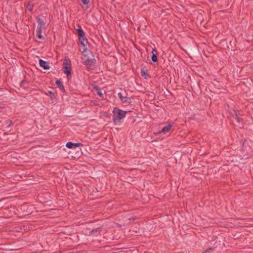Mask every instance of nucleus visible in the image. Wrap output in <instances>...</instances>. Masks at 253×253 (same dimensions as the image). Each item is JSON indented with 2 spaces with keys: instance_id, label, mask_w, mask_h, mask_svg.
I'll use <instances>...</instances> for the list:
<instances>
[{
  "instance_id": "f257e3e1",
  "label": "nucleus",
  "mask_w": 253,
  "mask_h": 253,
  "mask_svg": "<svg viewBox=\"0 0 253 253\" xmlns=\"http://www.w3.org/2000/svg\"><path fill=\"white\" fill-rule=\"evenodd\" d=\"M84 47V50L82 52L83 57H82V59L83 60L84 64L87 68L89 69L93 65L95 64L96 60L92 52L85 47V46Z\"/></svg>"
},
{
  "instance_id": "f03ea898",
  "label": "nucleus",
  "mask_w": 253,
  "mask_h": 253,
  "mask_svg": "<svg viewBox=\"0 0 253 253\" xmlns=\"http://www.w3.org/2000/svg\"><path fill=\"white\" fill-rule=\"evenodd\" d=\"M127 112V111H123L117 107H115L113 111V118L114 124H117L118 122H120L121 120L125 117Z\"/></svg>"
},
{
  "instance_id": "7ed1b4c3",
  "label": "nucleus",
  "mask_w": 253,
  "mask_h": 253,
  "mask_svg": "<svg viewBox=\"0 0 253 253\" xmlns=\"http://www.w3.org/2000/svg\"><path fill=\"white\" fill-rule=\"evenodd\" d=\"M78 28L77 29L76 31L77 35L79 37V40L81 42V44L84 47L86 45L87 43H88L87 40L85 36V33L82 28L80 25H78Z\"/></svg>"
},
{
  "instance_id": "20e7f679",
  "label": "nucleus",
  "mask_w": 253,
  "mask_h": 253,
  "mask_svg": "<svg viewBox=\"0 0 253 253\" xmlns=\"http://www.w3.org/2000/svg\"><path fill=\"white\" fill-rule=\"evenodd\" d=\"M64 73L66 74L67 78L70 80L72 77L71 62L69 59H65L63 63Z\"/></svg>"
},
{
  "instance_id": "39448f33",
  "label": "nucleus",
  "mask_w": 253,
  "mask_h": 253,
  "mask_svg": "<svg viewBox=\"0 0 253 253\" xmlns=\"http://www.w3.org/2000/svg\"><path fill=\"white\" fill-rule=\"evenodd\" d=\"M84 144L82 143L78 142V143H73L72 142H68L66 144V146L69 149H73L76 147H79L80 146H83Z\"/></svg>"
},
{
  "instance_id": "423d86ee",
  "label": "nucleus",
  "mask_w": 253,
  "mask_h": 253,
  "mask_svg": "<svg viewBox=\"0 0 253 253\" xmlns=\"http://www.w3.org/2000/svg\"><path fill=\"white\" fill-rule=\"evenodd\" d=\"M39 62L40 67L43 69L48 70L50 69V67L48 62L44 61L41 59H39Z\"/></svg>"
},
{
  "instance_id": "0eeeda50",
  "label": "nucleus",
  "mask_w": 253,
  "mask_h": 253,
  "mask_svg": "<svg viewBox=\"0 0 253 253\" xmlns=\"http://www.w3.org/2000/svg\"><path fill=\"white\" fill-rule=\"evenodd\" d=\"M118 96L123 103L130 104L131 102V99L126 96H123L121 92L118 93Z\"/></svg>"
},
{
  "instance_id": "6e6552de",
  "label": "nucleus",
  "mask_w": 253,
  "mask_h": 253,
  "mask_svg": "<svg viewBox=\"0 0 253 253\" xmlns=\"http://www.w3.org/2000/svg\"><path fill=\"white\" fill-rule=\"evenodd\" d=\"M37 22L38 23L37 29H42L45 26L44 20L43 18L40 17H36Z\"/></svg>"
},
{
  "instance_id": "1a4fd4ad",
  "label": "nucleus",
  "mask_w": 253,
  "mask_h": 253,
  "mask_svg": "<svg viewBox=\"0 0 253 253\" xmlns=\"http://www.w3.org/2000/svg\"><path fill=\"white\" fill-rule=\"evenodd\" d=\"M151 60L154 63H157L158 61L157 54L158 52L156 48H153L152 51Z\"/></svg>"
},
{
  "instance_id": "9d476101",
  "label": "nucleus",
  "mask_w": 253,
  "mask_h": 253,
  "mask_svg": "<svg viewBox=\"0 0 253 253\" xmlns=\"http://www.w3.org/2000/svg\"><path fill=\"white\" fill-rule=\"evenodd\" d=\"M172 126V125L171 124H169L166 126H165L162 129L159 131V133H163V134H166L167 133L169 132L170 129L171 128Z\"/></svg>"
},
{
  "instance_id": "9b49d317",
  "label": "nucleus",
  "mask_w": 253,
  "mask_h": 253,
  "mask_svg": "<svg viewBox=\"0 0 253 253\" xmlns=\"http://www.w3.org/2000/svg\"><path fill=\"white\" fill-rule=\"evenodd\" d=\"M147 72V69L145 67L141 68V76H143L145 79H147L148 78H150V76L148 74Z\"/></svg>"
},
{
  "instance_id": "f8f14e48",
  "label": "nucleus",
  "mask_w": 253,
  "mask_h": 253,
  "mask_svg": "<svg viewBox=\"0 0 253 253\" xmlns=\"http://www.w3.org/2000/svg\"><path fill=\"white\" fill-rule=\"evenodd\" d=\"M56 85L60 88L61 90L63 92H65V89L64 86L62 83V82L60 81V80H57L55 81Z\"/></svg>"
},
{
  "instance_id": "ddd939ff",
  "label": "nucleus",
  "mask_w": 253,
  "mask_h": 253,
  "mask_svg": "<svg viewBox=\"0 0 253 253\" xmlns=\"http://www.w3.org/2000/svg\"><path fill=\"white\" fill-rule=\"evenodd\" d=\"M44 93L46 95L49 96L51 100H53L54 99H56L54 93L50 90H48L47 92L44 91Z\"/></svg>"
},
{
  "instance_id": "4468645a",
  "label": "nucleus",
  "mask_w": 253,
  "mask_h": 253,
  "mask_svg": "<svg viewBox=\"0 0 253 253\" xmlns=\"http://www.w3.org/2000/svg\"><path fill=\"white\" fill-rule=\"evenodd\" d=\"M93 88L96 90V93L99 95V96L103 99L104 98V95L101 92L100 87L97 85H95L94 86Z\"/></svg>"
},
{
  "instance_id": "2eb2a0df",
  "label": "nucleus",
  "mask_w": 253,
  "mask_h": 253,
  "mask_svg": "<svg viewBox=\"0 0 253 253\" xmlns=\"http://www.w3.org/2000/svg\"><path fill=\"white\" fill-rule=\"evenodd\" d=\"M241 115L240 114L239 111H235V119L237 120L238 123H241L242 122L243 119L242 118L240 117Z\"/></svg>"
},
{
  "instance_id": "dca6fc26",
  "label": "nucleus",
  "mask_w": 253,
  "mask_h": 253,
  "mask_svg": "<svg viewBox=\"0 0 253 253\" xmlns=\"http://www.w3.org/2000/svg\"><path fill=\"white\" fill-rule=\"evenodd\" d=\"M42 29H37V37L40 40H44V38L42 35Z\"/></svg>"
},
{
  "instance_id": "f3484780",
  "label": "nucleus",
  "mask_w": 253,
  "mask_h": 253,
  "mask_svg": "<svg viewBox=\"0 0 253 253\" xmlns=\"http://www.w3.org/2000/svg\"><path fill=\"white\" fill-rule=\"evenodd\" d=\"M34 7V4L29 1L26 5V8L29 11H32Z\"/></svg>"
},
{
  "instance_id": "a211bd4d",
  "label": "nucleus",
  "mask_w": 253,
  "mask_h": 253,
  "mask_svg": "<svg viewBox=\"0 0 253 253\" xmlns=\"http://www.w3.org/2000/svg\"><path fill=\"white\" fill-rule=\"evenodd\" d=\"M4 123L6 127H9L11 125L13 124L12 121L9 119L5 120Z\"/></svg>"
},
{
  "instance_id": "6ab92c4d",
  "label": "nucleus",
  "mask_w": 253,
  "mask_h": 253,
  "mask_svg": "<svg viewBox=\"0 0 253 253\" xmlns=\"http://www.w3.org/2000/svg\"><path fill=\"white\" fill-rule=\"evenodd\" d=\"M102 227H98L96 228H94L91 230V231L90 232V233L94 234V233H97V232L100 233L102 231Z\"/></svg>"
},
{
  "instance_id": "aec40b11",
  "label": "nucleus",
  "mask_w": 253,
  "mask_h": 253,
  "mask_svg": "<svg viewBox=\"0 0 253 253\" xmlns=\"http://www.w3.org/2000/svg\"><path fill=\"white\" fill-rule=\"evenodd\" d=\"M234 42L232 41H230L229 43L227 44V47L230 49L231 48L232 50H233L234 48Z\"/></svg>"
},
{
  "instance_id": "412c9836",
  "label": "nucleus",
  "mask_w": 253,
  "mask_h": 253,
  "mask_svg": "<svg viewBox=\"0 0 253 253\" xmlns=\"http://www.w3.org/2000/svg\"><path fill=\"white\" fill-rule=\"evenodd\" d=\"M214 249V248H209L207 249V250H205L202 252V253H211L213 250Z\"/></svg>"
},
{
  "instance_id": "4be33fe9",
  "label": "nucleus",
  "mask_w": 253,
  "mask_h": 253,
  "mask_svg": "<svg viewBox=\"0 0 253 253\" xmlns=\"http://www.w3.org/2000/svg\"><path fill=\"white\" fill-rule=\"evenodd\" d=\"M81 1L84 5H86L89 2V0H81Z\"/></svg>"
},
{
  "instance_id": "5701e85b",
  "label": "nucleus",
  "mask_w": 253,
  "mask_h": 253,
  "mask_svg": "<svg viewBox=\"0 0 253 253\" xmlns=\"http://www.w3.org/2000/svg\"><path fill=\"white\" fill-rule=\"evenodd\" d=\"M27 82V81L25 79L23 80L20 83V86L22 87L23 85Z\"/></svg>"
},
{
  "instance_id": "b1692460",
  "label": "nucleus",
  "mask_w": 253,
  "mask_h": 253,
  "mask_svg": "<svg viewBox=\"0 0 253 253\" xmlns=\"http://www.w3.org/2000/svg\"><path fill=\"white\" fill-rule=\"evenodd\" d=\"M135 219H136L135 217H132V218H128V220L129 221H134L135 220Z\"/></svg>"
},
{
  "instance_id": "393cba45",
  "label": "nucleus",
  "mask_w": 253,
  "mask_h": 253,
  "mask_svg": "<svg viewBox=\"0 0 253 253\" xmlns=\"http://www.w3.org/2000/svg\"><path fill=\"white\" fill-rule=\"evenodd\" d=\"M124 100H127V98H124Z\"/></svg>"
}]
</instances>
